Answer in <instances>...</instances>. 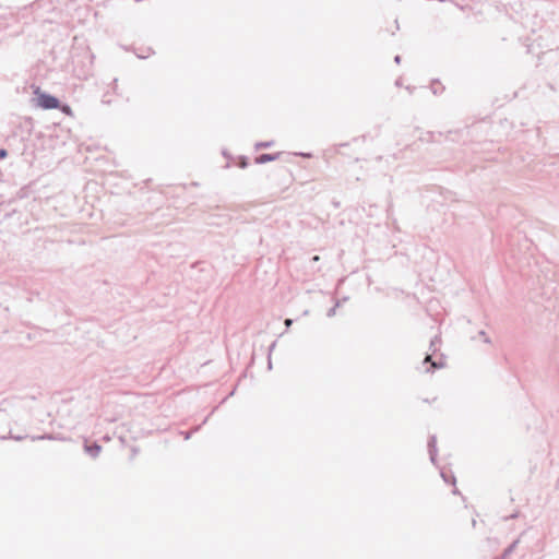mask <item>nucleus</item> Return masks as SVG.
Wrapping results in <instances>:
<instances>
[{"instance_id": "14", "label": "nucleus", "mask_w": 559, "mask_h": 559, "mask_svg": "<svg viewBox=\"0 0 559 559\" xmlns=\"http://www.w3.org/2000/svg\"><path fill=\"white\" fill-rule=\"evenodd\" d=\"M200 429V426L195 427L193 430L191 431H186V432H181L185 437L186 440L190 439L192 433L198 431Z\"/></svg>"}, {"instance_id": "12", "label": "nucleus", "mask_w": 559, "mask_h": 559, "mask_svg": "<svg viewBox=\"0 0 559 559\" xmlns=\"http://www.w3.org/2000/svg\"><path fill=\"white\" fill-rule=\"evenodd\" d=\"M58 109H60L62 112H64L67 115H70L72 112L71 107L69 105L62 104V103H61V107H59Z\"/></svg>"}, {"instance_id": "18", "label": "nucleus", "mask_w": 559, "mask_h": 559, "mask_svg": "<svg viewBox=\"0 0 559 559\" xmlns=\"http://www.w3.org/2000/svg\"><path fill=\"white\" fill-rule=\"evenodd\" d=\"M9 438L20 441V440H23L25 437H23V436H14V435L10 433Z\"/></svg>"}, {"instance_id": "20", "label": "nucleus", "mask_w": 559, "mask_h": 559, "mask_svg": "<svg viewBox=\"0 0 559 559\" xmlns=\"http://www.w3.org/2000/svg\"><path fill=\"white\" fill-rule=\"evenodd\" d=\"M394 62L397 63V64L401 63V56L400 55H396L394 57Z\"/></svg>"}, {"instance_id": "29", "label": "nucleus", "mask_w": 559, "mask_h": 559, "mask_svg": "<svg viewBox=\"0 0 559 559\" xmlns=\"http://www.w3.org/2000/svg\"><path fill=\"white\" fill-rule=\"evenodd\" d=\"M274 346H275V342L272 343V345L270 346V350H272Z\"/></svg>"}, {"instance_id": "27", "label": "nucleus", "mask_w": 559, "mask_h": 559, "mask_svg": "<svg viewBox=\"0 0 559 559\" xmlns=\"http://www.w3.org/2000/svg\"><path fill=\"white\" fill-rule=\"evenodd\" d=\"M472 525H473V527H475V526H476V520H473V521H472Z\"/></svg>"}, {"instance_id": "16", "label": "nucleus", "mask_w": 559, "mask_h": 559, "mask_svg": "<svg viewBox=\"0 0 559 559\" xmlns=\"http://www.w3.org/2000/svg\"><path fill=\"white\" fill-rule=\"evenodd\" d=\"M519 515H520V512H519V511H515V512H513L512 514H510L509 516H506V518H504V521L518 519V518H519Z\"/></svg>"}, {"instance_id": "6", "label": "nucleus", "mask_w": 559, "mask_h": 559, "mask_svg": "<svg viewBox=\"0 0 559 559\" xmlns=\"http://www.w3.org/2000/svg\"><path fill=\"white\" fill-rule=\"evenodd\" d=\"M428 364L430 366L426 368V370H425L426 372H429L430 370L439 369L443 366L441 362L439 364V362L432 360L431 355H426L425 359L423 360L424 366H426Z\"/></svg>"}, {"instance_id": "24", "label": "nucleus", "mask_w": 559, "mask_h": 559, "mask_svg": "<svg viewBox=\"0 0 559 559\" xmlns=\"http://www.w3.org/2000/svg\"><path fill=\"white\" fill-rule=\"evenodd\" d=\"M431 88H432V93H433L435 95H437V94H438V87H433V86H432Z\"/></svg>"}, {"instance_id": "4", "label": "nucleus", "mask_w": 559, "mask_h": 559, "mask_svg": "<svg viewBox=\"0 0 559 559\" xmlns=\"http://www.w3.org/2000/svg\"><path fill=\"white\" fill-rule=\"evenodd\" d=\"M84 451L93 459L97 457L102 451V445L97 442L84 443Z\"/></svg>"}, {"instance_id": "11", "label": "nucleus", "mask_w": 559, "mask_h": 559, "mask_svg": "<svg viewBox=\"0 0 559 559\" xmlns=\"http://www.w3.org/2000/svg\"><path fill=\"white\" fill-rule=\"evenodd\" d=\"M273 145V141L258 142L255 143V150L269 148Z\"/></svg>"}, {"instance_id": "26", "label": "nucleus", "mask_w": 559, "mask_h": 559, "mask_svg": "<svg viewBox=\"0 0 559 559\" xmlns=\"http://www.w3.org/2000/svg\"><path fill=\"white\" fill-rule=\"evenodd\" d=\"M452 492H453L454 495H459V493H460V491H459V489H457V488H454Z\"/></svg>"}, {"instance_id": "22", "label": "nucleus", "mask_w": 559, "mask_h": 559, "mask_svg": "<svg viewBox=\"0 0 559 559\" xmlns=\"http://www.w3.org/2000/svg\"><path fill=\"white\" fill-rule=\"evenodd\" d=\"M319 260H320V257H319V255H313V257L311 258V261H313V262H318Z\"/></svg>"}, {"instance_id": "10", "label": "nucleus", "mask_w": 559, "mask_h": 559, "mask_svg": "<svg viewBox=\"0 0 559 559\" xmlns=\"http://www.w3.org/2000/svg\"><path fill=\"white\" fill-rule=\"evenodd\" d=\"M249 165V159L247 156H239L238 157V163H237V166L245 169L247 168Z\"/></svg>"}, {"instance_id": "23", "label": "nucleus", "mask_w": 559, "mask_h": 559, "mask_svg": "<svg viewBox=\"0 0 559 559\" xmlns=\"http://www.w3.org/2000/svg\"><path fill=\"white\" fill-rule=\"evenodd\" d=\"M395 85H396V86H401V85H402L401 79H397V80L395 81Z\"/></svg>"}, {"instance_id": "3", "label": "nucleus", "mask_w": 559, "mask_h": 559, "mask_svg": "<svg viewBox=\"0 0 559 559\" xmlns=\"http://www.w3.org/2000/svg\"><path fill=\"white\" fill-rule=\"evenodd\" d=\"M281 153H263L255 157V164L262 165L278 159Z\"/></svg>"}, {"instance_id": "2", "label": "nucleus", "mask_w": 559, "mask_h": 559, "mask_svg": "<svg viewBox=\"0 0 559 559\" xmlns=\"http://www.w3.org/2000/svg\"><path fill=\"white\" fill-rule=\"evenodd\" d=\"M428 453H429V457H430L431 463L436 464L438 449H437V438H436L435 435L429 437V440H428Z\"/></svg>"}, {"instance_id": "28", "label": "nucleus", "mask_w": 559, "mask_h": 559, "mask_svg": "<svg viewBox=\"0 0 559 559\" xmlns=\"http://www.w3.org/2000/svg\"><path fill=\"white\" fill-rule=\"evenodd\" d=\"M406 90H407V91H409V92L412 93V91H413V87H411V86H407V87H406Z\"/></svg>"}, {"instance_id": "7", "label": "nucleus", "mask_w": 559, "mask_h": 559, "mask_svg": "<svg viewBox=\"0 0 559 559\" xmlns=\"http://www.w3.org/2000/svg\"><path fill=\"white\" fill-rule=\"evenodd\" d=\"M520 537L513 540L501 554V559H507L518 547Z\"/></svg>"}, {"instance_id": "25", "label": "nucleus", "mask_w": 559, "mask_h": 559, "mask_svg": "<svg viewBox=\"0 0 559 559\" xmlns=\"http://www.w3.org/2000/svg\"><path fill=\"white\" fill-rule=\"evenodd\" d=\"M431 88H432V93H433L435 95H437V94H438V87H433V86H432Z\"/></svg>"}, {"instance_id": "8", "label": "nucleus", "mask_w": 559, "mask_h": 559, "mask_svg": "<svg viewBox=\"0 0 559 559\" xmlns=\"http://www.w3.org/2000/svg\"><path fill=\"white\" fill-rule=\"evenodd\" d=\"M440 475H441L442 479L445 483L455 485L456 478H455V476L451 472H447L444 469H441Z\"/></svg>"}, {"instance_id": "17", "label": "nucleus", "mask_w": 559, "mask_h": 559, "mask_svg": "<svg viewBox=\"0 0 559 559\" xmlns=\"http://www.w3.org/2000/svg\"><path fill=\"white\" fill-rule=\"evenodd\" d=\"M8 156V151L5 148H0V159H4Z\"/></svg>"}, {"instance_id": "19", "label": "nucleus", "mask_w": 559, "mask_h": 559, "mask_svg": "<svg viewBox=\"0 0 559 559\" xmlns=\"http://www.w3.org/2000/svg\"><path fill=\"white\" fill-rule=\"evenodd\" d=\"M284 323H285L286 328H289L293 324V320L292 319H285Z\"/></svg>"}, {"instance_id": "5", "label": "nucleus", "mask_w": 559, "mask_h": 559, "mask_svg": "<svg viewBox=\"0 0 559 559\" xmlns=\"http://www.w3.org/2000/svg\"><path fill=\"white\" fill-rule=\"evenodd\" d=\"M32 440L33 441H36V440H60V441H66L68 439L66 437H62L61 435L44 433V435H40V436H33Z\"/></svg>"}, {"instance_id": "21", "label": "nucleus", "mask_w": 559, "mask_h": 559, "mask_svg": "<svg viewBox=\"0 0 559 559\" xmlns=\"http://www.w3.org/2000/svg\"><path fill=\"white\" fill-rule=\"evenodd\" d=\"M298 155L302 156V157H311V154L310 153H299Z\"/></svg>"}, {"instance_id": "30", "label": "nucleus", "mask_w": 559, "mask_h": 559, "mask_svg": "<svg viewBox=\"0 0 559 559\" xmlns=\"http://www.w3.org/2000/svg\"><path fill=\"white\" fill-rule=\"evenodd\" d=\"M269 368L271 369L272 368V362H271V359L269 358Z\"/></svg>"}, {"instance_id": "15", "label": "nucleus", "mask_w": 559, "mask_h": 559, "mask_svg": "<svg viewBox=\"0 0 559 559\" xmlns=\"http://www.w3.org/2000/svg\"><path fill=\"white\" fill-rule=\"evenodd\" d=\"M478 335H479L480 337H483V338H484V342H485V343H487V344H490V343H491V340L486 335V332H485V331H483V330H481V331H479Z\"/></svg>"}, {"instance_id": "1", "label": "nucleus", "mask_w": 559, "mask_h": 559, "mask_svg": "<svg viewBox=\"0 0 559 559\" xmlns=\"http://www.w3.org/2000/svg\"><path fill=\"white\" fill-rule=\"evenodd\" d=\"M37 93V106L43 109H57L61 107V102L58 97L48 93Z\"/></svg>"}, {"instance_id": "9", "label": "nucleus", "mask_w": 559, "mask_h": 559, "mask_svg": "<svg viewBox=\"0 0 559 559\" xmlns=\"http://www.w3.org/2000/svg\"><path fill=\"white\" fill-rule=\"evenodd\" d=\"M439 344H440V338L438 336H435L430 341L429 349L432 350V353L435 354L438 350V345Z\"/></svg>"}, {"instance_id": "13", "label": "nucleus", "mask_w": 559, "mask_h": 559, "mask_svg": "<svg viewBox=\"0 0 559 559\" xmlns=\"http://www.w3.org/2000/svg\"><path fill=\"white\" fill-rule=\"evenodd\" d=\"M338 306H340V301H338V302H336L334 307H332V308H330V309L328 310L326 316H328L329 318H331V317L335 316L336 308H337Z\"/></svg>"}]
</instances>
